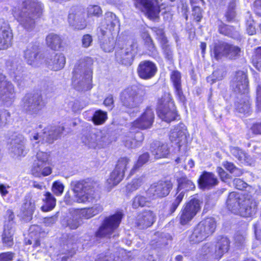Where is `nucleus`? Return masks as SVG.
<instances>
[{
    "label": "nucleus",
    "instance_id": "nucleus-5",
    "mask_svg": "<svg viewBox=\"0 0 261 261\" xmlns=\"http://www.w3.org/2000/svg\"><path fill=\"white\" fill-rule=\"evenodd\" d=\"M258 203L254 199L234 192L229 193V211L241 217L254 216L257 211Z\"/></svg>",
    "mask_w": 261,
    "mask_h": 261
},
{
    "label": "nucleus",
    "instance_id": "nucleus-41",
    "mask_svg": "<svg viewBox=\"0 0 261 261\" xmlns=\"http://www.w3.org/2000/svg\"><path fill=\"white\" fill-rule=\"evenodd\" d=\"M152 31L155 33L156 35V38L162 44L163 49L164 50V51L167 52L166 53L168 56H170L171 51L167 44L168 41L166 37L164 35L163 30L158 28H153L152 29Z\"/></svg>",
    "mask_w": 261,
    "mask_h": 261
},
{
    "label": "nucleus",
    "instance_id": "nucleus-16",
    "mask_svg": "<svg viewBox=\"0 0 261 261\" xmlns=\"http://www.w3.org/2000/svg\"><path fill=\"white\" fill-rule=\"evenodd\" d=\"M22 106L31 114L38 113L43 107L41 96L38 94H27L22 99Z\"/></svg>",
    "mask_w": 261,
    "mask_h": 261
},
{
    "label": "nucleus",
    "instance_id": "nucleus-52",
    "mask_svg": "<svg viewBox=\"0 0 261 261\" xmlns=\"http://www.w3.org/2000/svg\"><path fill=\"white\" fill-rule=\"evenodd\" d=\"M87 17H99L102 13L100 7L97 5H89L87 8Z\"/></svg>",
    "mask_w": 261,
    "mask_h": 261
},
{
    "label": "nucleus",
    "instance_id": "nucleus-56",
    "mask_svg": "<svg viewBox=\"0 0 261 261\" xmlns=\"http://www.w3.org/2000/svg\"><path fill=\"white\" fill-rule=\"evenodd\" d=\"M64 186L60 181L57 180L54 182L52 186V191L57 196L61 195L64 191Z\"/></svg>",
    "mask_w": 261,
    "mask_h": 261
},
{
    "label": "nucleus",
    "instance_id": "nucleus-53",
    "mask_svg": "<svg viewBox=\"0 0 261 261\" xmlns=\"http://www.w3.org/2000/svg\"><path fill=\"white\" fill-rule=\"evenodd\" d=\"M130 162V160L126 157L120 158L117 162V164L116 166L115 169L118 170H120V171H122L123 172V174L124 175V173L125 170L128 167V165Z\"/></svg>",
    "mask_w": 261,
    "mask_h": 261
},
{
    "label": "nucleus",
    "instance_id": "nucleus-11",
    "mask_svg": "<svg viewBox=\"0 0 261 261\" xmlns=\"http://www.w3.org/2000/svg\"><path fill=\"white\" fill-rule=\"evenodd\" d=\"M142 91L136 86H132L123 90L120 95V100L126 108L137 107L142 101Z\"/></svg>",
    "mask_w": 261,
    "mask_h": 261
},
{
    "label": "nucleus",
    "instance_id": "nucleus-42",
    "mask_svg": "<svg viewBox=\"0 0 261 261\" xmlns=\"http://www.w3.org/2000/svg\"><path fill=\"white\" fill-rule=\"evenodd\" d=\"M14 230L12 226L5 225L2 234L3 244L7 246H11L13 244V234Z\"/></svg>",
    "mask_w": 261,
    "mask_h": 261
},
{
    "label": "nucleus",
    "instance_id": "nucleus-38",
    "mask_svg": "<svg viewBox=\"0 0 261 261\" xmlns=\"http://www.w3.org/2000/svg\"><path fill=\"white\" fill-rule=\"evenodd\" d=\"M124 175L123 172L115 169L111 173L109 178L107 180L108 188H112L118 184L122 180Z\"/></svg>",
    "mask_w": 261,
    "mask_h": 261
},
{
    "label": "nucleus",
    "instance_id": "nucleus-36",
    "mask_svg": "<svg viewBox=\"0 0 261 261\" xmlns=\"http://www.w3.org/2000/svg\"><path fill=\"white\" fill-rule=\"evenodd\" d=\"M230 151L241 164L246 165H250L252 163V158L249 155L245 152L239 147H233L230 148Z\"/></svg>",
    "mask_w": 261,
    "mask_h": 261
},
{
    "label": "nucleus",
    "instance_id": "nucleus-6",
    "mask_svg": "<svg viewBox=\"0 0 261 261\" xmlns=\"http://www.w3.org/2000/svg\"><path fill=\"white\" fill-rule=\"evenodd\" d=\"M73 199L69 193H66L64 197V201L67 204L71 205L73 201L78 203L91 202L95 198L94 186L93 183L89 182H77L72 188Z\"/></svg>",
    "mask_w": 261,
    "mask_h": 261
},
{
    "label": "nucleus",
    "instance_id": "nucleus-1",
    "mask_svg": "<svg viewBox=\"0 0 261 261\" xmlns=\"http://www.w3.org/2000/svg\"><path fill=\"white\" fill-rule=\"evenodd\" d=\"M98 38L100 48L105 52L112 51L116 45L115 56L117 60L126 65L130 64L137 51L136 43L120 40L116 43L113 33L105 36L99 33Z\"/></svg>",
    "mask_w": 261,
    "mask_h": 261
},
{
    "label": "nucleus",
    "instance_id": "nucleus-18",
    "mask_svg": "<svg viewBox=\"0 0 261 261\" xmlns=\"http://www.w3.org/2000/svg\"><path fill=\"white\" fill-rule=\"evenodd\" d=\"M5 76L0 73V99L7 106H10L14 99V88L13 85L5 80Z\"/></svg>",
    "mask_w": 261,
    "mask_h": 261
},
{
    "label": "nucleus",
    "instance_id": "nucleus-27",
    "mask_svg": "<svg viewBox=\"0 0 261 261\" xmlns=\"http://www.w3.org/2000/svg\"><path fill=\"white\" fill-rule=\"evenodd\" d=\"M36 200L35 198L28 195L25 197L20 212V216L25 221H29L34 213Z\"/></svg>",
    "mask_w": 261,
    "mask_h": 261
},
{
    "label": "nucleus",
    "instance_id": "nucleus-17",
    "mask_svg": "<svg viewBox=\"0 0 261 261\" xmlns=\"http://www.w3.org/2000/svg\"><path fill=\"white\" fill-rule=\"evenodd\" d=\"M63 126H48L45 128L41 134L35 133L31 140L36 141V143L42 141L43 142L51 143L54 140H56L58 136L63 131Z\"/></svg>",
    "mask_w": 261,
    "mask_h": 261
},
{
    "label": "nucleus",
    "instance_id": "nucleus-48",
    "mask_svg": "<svg viewBox=\"0 0 261 261\" xmlns=\"http://www.w3.org/2000/svg\"><path fill=\"white\" fill-rule=\"evenodd\" d=\"M148 198H146L141 195L136 196L132 203V206L134 208H137L139 206L143 207L147 205L149 201L151 199L149 198V195H147Z\"/></svg>",
    "mask_w": 261,
    "mask_h": 261
},
{
    "label": "nucleus",
    "instance_id": "nucleus-15",
    "mask_svg": "<svg viewBox=\"0 0 261 261\" xmlns=\"http://www.w3.org/2000/svg\"><path fill=\"white\" fill-rule=\"evenodd\" d=\"M24 57L27 63L34 67H39L45 63V57L39 51V46L30 44L24 51Z\"/></svg>",
    "mask_w": 261,
    "mask_h": 261
},
{
    "label": "nucleus",
    "instance_id": "nucleus-26",
    "mask_svg": "<svg viewBox=\"0 0 261 261\" xmlns=\"http://www.w3.org/2000/svg\"><path fill=\"white\" fill-rule=\"evenodd\" d=\"M118 23V20L116 16L112 12H107L105 14V19L101 22L99 28V32L102 36L108 35L112 33L114 28Z\"/></svg>",
    "mask_w": 261,
    "mask_h": 261
},
{
    "label": "nucleus",
    "instance_id": "nucleus-37",
    "mask_svg": "<svg viewBox=\"0 0 261 261\" xmlns=\"http://www.w3.org/2000/svg\"><path fill=\"white\" fill-rule=\"evenodd\" d=\"M126 252L123 249L120 250L118 252L114 253H107L101 255L96 261H127Z\"/></svg>",
    "mask_w": 261,
    "mask_h": 261
},
{
    "label": "nucleus",
    "instance_id": "nucleus-50",
    "mask_svg": "<svg viewBox=\"0 0 261 261\" xmlns=\"http://www.w3.org/2000/svg\"><path fill=\"white\" fill-rule=\"evenodd\" d=\"M107 119V114L106 112L101 110L96 111L93 115L92 120L93 122L97 125L103 123Z\"/></svg>",
    "mask_w": 261,
    "mask_h": 261
},
{
    "label": "nucleus",
    "instance_id": "nucleus-20",
    "mask_svg": "<svg viewBox=\"0 0 261 261\" xmlns=\"http://www.w3.org/2000/svg\"><path fill=\"white\" fill-rule=\"evenodd\" d=\"M12 39L13 34L9 24L4 19H0V50L10 47Z\"/></svg>",
    "mask_w": 261,
    "mask_h": 261
},
{
    "label": "nucleus",
    "instance_id": "nucleus-54",
    "mask_svg": "<svg viewBox=\"0 0 261 261\" xmlns=\"http://www.w3.org/2000/svg\"><path fill=\"white\" fill-rule=\"evenodd\" d=\"M243 51L240 47L232 44H229V59H237L241 57Z\"/></svg>",
    "mask_w": 261,
    "mask_h": 261
},
{
    "label": "nucleus",
    "instance_id": "nucleus-46",
    "mask_svg": "<svg viewBox=\"0 0 261 261\" xmlns=\"http://www.w3.org/2000/svg\"><path fill=\"white\" fill-rule=\"evenodd\" d=\"M213 53L215 58L217 60H219L222 57L227 54L228 47L223 43H216L213 49Z\"/></svg>",
    "mask_w": 261,
    "mask_h": 261
},
{
    "label": "nucleus",
    "instance_id": "nucleus-28",
    "mask_svg": "<svg viewBox=\"0 0 261 261\" xmlns=\"http://www.w3.org/2000/svg\"><path fill=\"white\" fill-rule=\"evenodd\" d=\"M105 137H102V133L98 132L96 133H91L83 138V142L90 148L102 147L104 145Z\"/></svg>",
    "mask_w": 261,
    "mask_h": 261
},
{
    "label": "nucleus",
    "instance_id": "nucleus-35",
    "mask_svg": "<svg viewBox=\"0 0 261 261\" xmlns=\"http://www.w3.org/2000/svg\"><path fill=\"white\" fill-rule=\"evenodd\" d=\"M7 67L10 71L11 75L14 77V80L18 85H20L22 83L21 76L19 72L21 67L18 64V62L15 60L9 61L6 64Z\"/></svg>",
    "mask_w": 261,
    "mask_h": 261
},
{
    "label": "nucleus",
    "instance_id": "nucleus-45",
    "mask_svg": "<svg viewBox=\"0 0 261 261\" xmlns=\"http://www.w3.org/2000/svg\"><path fill=\"white\" fill-rule=\"evenodd\" d=\"M195 188L194 183L187 177H182L178 179L177 191L192 190Z\"/></svg>",
    "mask_w": 261,
    "mask_h": 261
},
{
    "label": "nucleus",
    "instance_id": "nucleus-61",
    "mask_svg": "<svg viewBox=\"0 0 261 261\" xmlns=\"http://www.w3.org/2000/svg\"><path fill=\"white\" fill-rule=\"evenodd\" d=\"M229 173L232 174L234 176H240L242 174V171L233 164L229 163Z\"/></svg>",
    "mask_w": 261,
    "mask_h": 261
},
{
    "label": "nucleus",
    "instance_id": "nucleus-59",
    "mask_svg": "<svg viewBox=\"0 0 261 261\" xmlns=\"http://www.w3.org/2000/svg\"><path fill=\"white\" fill-rule=\"evenodd\" d=\"M233 186L239 190H243L246 188L247 184L240 178H235L233 180Z\"/></svg>",
    "mask_w": 261,
    "mask_h": 261
},
{
    "label": "nucleus",
    "instance_id": "nucleus-12",
    "mask_svg": "<svg viewBox=\"0 0 261 261\" xmlns=\"http://www.w3.org/2000/svg\"><path fill=\"white\" fill-rule=\"evenodd\" d=\"M122 218V214L120 212L106 218L97 232V236L98 237H109L118 227Z\"/></svg>",
    "mask_w": 261,
    "mask_h": 261
},
{
    "label": "nucleus",
    "instance_id": "nucleus-31",
    "mask_svg": "<svg viewBox=\"0 0 261 261\" xmlns=\"http://www.w3.org/2000/svg\"><path fill=\"white\" fill-rule=\"evenodd\" d=\"M155 215L150 211H145L137 217V224L142 228L150 226L154 222Z\"/></svg>",
    "mask_w": 261,
    "mask_h": 261
},
{
    "label": "nucleus",
    "instance_id": "nucleus-21",
    "mask_svg": "<svg viewBox=\"0 0 261 261\" xmlns=\"http://www.w3.org/2000/svg\"><path fill=\"white\" fill-rule=\"evenodd\" d=\"M68 20L69 24L76 29L82 30L86 26L84 12L80 8H72L70 9Z\"/></svg>",
    "mask_w": 261,
    "mask_h": 261
},
{
    "label": "nucleus",
    "instance_id": "nucleus-60",
    "mask_svg": "<svg viewBox=\"0 0 261 261\" xmlns=\"http://www.w3.org/2000/svg\"><path fill=\"white\" fill-rule=\"evenodd\" d=\"M92 42V36L89 34H86L83 36L82 42V46L84 47L87 48L91 45V44Z\"/></svg>",
    "mask_w": 261,
    "mask_h": 261
},
{
    "label": "nucleus",
    "instance_id": "nucleus-49",
    "mask_svg": "<svg viewBox=\"0 0 261 261\" xmlns=\"http://www.w3.org/2000/svg\"><path fill=\"white\" fill-rule=\"evenodd\" d=\"M149 154L148 153H144L141 155L139 157L137 163L134 165L133 167L131 169L130 174H133L137 169L147 162L149 159Z\"/></svg>",
    "mask_w": 261,
    "mask_h": 261
},
{
    "label": "nucleus",
    "instance_id": "nucleus-62",
    "mask_svg": "<svg viewBox=\"0 0 261 261\" xmlns=\"http://www.w3.org/2000/svg\"><path fill=\"white\" fill-rule=\"evenodd\" d=\"M11 187L7 184H0V194L3 199L9 193V189Z\"/></svg>",
    "mask_w": 261,
    "mask_h": 261
},
{
    "label": "nucleus",
    "instance_id": "nucleus-29",
    "mask_svg": "<svg viewBox=\"0 0 261 261\" xmlns=\"http://www.w3.org/2000/svg\"><path fill=\"white\" fill-rule=\"evenodd\" d=\"M137 71L141 79H149L155 75L157 68L153 62L146 61L140 63Z\"/></svg>",
    "mask_w": 261,
    "mask_h": 261
},
{
    "label": "nucleus",
    "instance_id": "nucleus-25",
    "mask_svg": "<svg viewBox=\"0 0 261 261\" xmlns=\"http://www.w3.org/2000/svg\"><path fill=\"white\" fill-rule=\"evenodd\" d=\"M238 0H232L229 3V23L232 21L234 25L229 24V37L235 39H239L240 37L239 33V24L237 18L236 7Z\"/></svg>",
    "mask_w": 261,
    "mask_h": 261
},
{
    "label": "nucleus",
    "instance_id": "nucleus-3",
    "mask_svg": "<svg viewBox=\"0 0 261 261\" xmlns=\"http://www.w3.org/2000/svg\"><path fill=\"white\" fill-rule=\"evenodd\" d=\"M154 120V113L152 110L147 108L141 116L132 122L130 128V136L124 140L125 145L128 148H135L140 145L144 139L141 129L150 128Z\"/></svg>",
    "mask_w": 261,
    "mask_h": 261
},
{
    "label": "nucleus",
    "instance_id": "nucleus-14",
    "mask_svg": "<svg viewBox=\"0 0 261 261\" xmlns=\"http://www.w3.org/2000/svg\"><path fill=\"white\" fill-rule=\"evenodd\" d=\"M134 6L143 12L149 19L158 17L160 12L159 0H133Z\"/></svg>",
    "mask_w": 261,
    "mask_h": 261
},
{
    "label": "nucleus",
    "instance_id": "nucleus-44",
    "mask_svg": "<svg viewBox=\"0 0 261 261\" xmlns=\"http://www.w3.org/2000/svg\"><path fill=\"white\" fill-rule=\"evenodd\" d=\"M45 203L41 206L43 212H49L51 211L56 206V200L55 197L49 192L45 195Z\"/></svg>",
    "mask_w": 261,
    "mask_h": 261
},
{
    "label": "nucleus",
    "instance_id": "nucleus-51",
    "mask_svg": "<svg viewBox=\"0 0 261 261\" xmlns=\"http://www.w3.org/2000/svg\"><path fill=\"white\" fill-rule=\"evenodd\" d=\"M252 63L257 70L261 71V47L255 49L254 54L252 56Z\"/></svg>",
    "mask_w": 261,
    "mask_h": 261
},
{
    "label": "nucleus",
    "instance_id": "nucleus-43",
    "mask_svg": "<svg viewBox=\"0 0 261 261\" xmlns=\"http://www.w3.org/2000/svg\"><path fill=\"white\" fill-rule=\"evenodd\" d=\"M244 97L245 99L243 100L235 103L236 109L240 113L248 115L250 112V103L246 95Z\"/></svg>",
    "mask_w": 261,
    "mask_h": 261
},
{
    "label": "nucleus",
    "instance_id": "nucleus-10",
    "mask_svg": "<svg viewBox=\"0 0 261 261\" xmlns=\"http://www.w3.org/2000/svg\"><path fill=\"white\" fill-rule=\"evenodd\" d=\"M49 158V155L46 152L40 151L37 153L36 160L34 161L31 169L32 174L34 176L40 177L51 174L52 170Z\"/></svg>",
    "mask_w": 261,
    "mask_h": 261
},
{
    "label": "nucleus",
    "instance_id": "nucleus-32",
    "mask_svg": "<svg viewBox=\"0 0 261 261\" xmlns=\"http://www.w3.org/2000/svg\"><path fill=\"white\" fill-rule=\"evenodd\" d=\"M171 80L173 83L175 94L178 100L184 102L185 100V97L183 94V92L181 86V74L178 71H173L170 75Z\"/></svg>",
    "mask_w": 261,
    "mask_h": 261
},
{
    "label": "nucleus",
    "instance_id": "nucleus-23",
    "mask_svg": "<svg viewBox=\"0 0 261 261\" xmlns=\"http://www.w3.org/2000/svg\"><path fill=\"white\" fill-rule=\"evenodd\" d=\"M232 86L236 92L245 94L248 92L249 82L246 73L243 71L236 72L232 81Z\"/></svg>",
    "mask_w": 261,
    "mask_h": 261
},
{
    "label": "nucleus",
    "instance_id": "nucleus-4",
    "mask_svg": "<svg viewBox=\"0 0 261 261\" xmlns=\"http://www.w3.org/2000/svg\"><path fill=\"white\" fill-rule=\"evenodd\" d=\"M93 60L90 57L81 59L76 65L72 78V84L78 90H89L92 88Z\"/></svg>",
    "mask_w": 261,
    "mask_h": 261
},
{
    "label": "nucleus",
    "instance_id": "nucleus-22",
    "mask_svg": "<svg viewBox=\"0 0 261 261\" xmlns=\"http://www.w3.org/2000/svg\"><path fill=\"white\" fill-rule=\"evenodd\" d=\"M25 141L24 137L20 134L16 135L15 138L12 139L9 149L13 157H21L25 155L28 152Z\"/></svg>",
    "mask_w": 261,
    "mask_h": 261
},
{
    "label": "nucleus",
    "instance_id": "nucleus-30",
    "mask_svg": "<svg viewBox=\"0 0 261 261\" xmlns=\"http://www.w3.org/2000/svg\"><path fill=\"white\" fill-rule=\"evenodd\" d=\"M45 64L51 70L58 71L62 69L66 63L65 57L62 54L52 55L50 58L45 59Z\"/></svg>",
    "mask_w": 261,
    "mask_h": 261
},
{
    "label": "nucleus",
    "instance_id": "nucleus-34",
    "mask_svg": "<svg viewBox=\"0 0 261 261\" xmlns=\"http://www.w3.org/2000/svg\"><path fill=\"white\" fill-rule=\"evenodd\" d=\"M151 152L155 158L161 159L167 158L170 150L167 143L157 142L152 146Z\"/></svg>",
    "mask_w": 261,
    "mask_h": 261
},
{
    "label": "nucleus",
    "instance_id": "nucleus-7",
    "mask_svg": "<svg viewBox=\"0 0 261 261\" xmlns=\"http://www.w3.org/2000/svg\"><path fill=\"white\" fill-rule=\"evenodd\" d=\"M102 210L103 207L100 204H96L91 207L74 210L72 212V218L67 221V224L71 229H76L82 224L83 219H90Z\"/></svg>",
    "mask_w": 261,
    "mask_h": 261
},
{
    "label": "nucleus",
    "instance_id": "nucleus-55",
    "mask_svg": "<svg viewBox=\"0 0 261 261\" xmlns=\"http://www.w3.org/2000/svg\"><path fill=\"white\" fill-rule=\"evenodd\" d=\"M226 73L222 70H217L213 72L212 76L207 78L208 82L213 83L216 81H219L223 79V77L226 76Z\"/></svg>",
    "mask_w": 261,
    "mask_h": 261
},
{
    "label": "nucleus",
    "instance_id": "nucleus-39",
    "mask_svg": "<svg viewBox=\"0 0 261 261\" xmlns=\"http://www.w3.org/2000/svg\"><path fill=\"white\" fill-rule=\"evenodd\" d=\"M218 249L216 250V257L220 258L223 253L226 252L228 247V240L227 237H220L217 244Z\"/></svg>",
    "mask_w": 261,
    "mask_h": 261
},
{
    "label": "nucleus",
    "instance_id": "nucleus-64",
    "mask_svg": "<svg viewBox=\"0 0 261 261\" xmlns=\"http://www.w3.org/2000/svg\"><path fill=\"white\" fill-rule=\"evenodd\" d=\"M14 255L11 252H5L0 254V261H11L13 258Z\"/></svg>",
    "mask_w": 261,
    "mask_h": 261
},
{
    "label": "nucleus",
    "instance_id": "nucleus-9",
    "mask_svg": "<svg viewBox=\"0 0 261 261\" xmlns=\"http://www.w3.org/2000/svg\"><path fill=\"white\" fill-rule=\"evenodd\" d=\"M216 227V221L214 218H206L195 228L190 237V241L193 243H197L203 241L213 233Z\"/></svg>",
    "mask_w": 261,
    "mask_h": 261
},
{
    "label": "nucleus",
    "instance_id": "nucleus-57",
    "mask_svg": "<svg viewBox=\"0 0 261 261\" xmlns=\"http://www.w3.org/2000/svg\"><path fill=\"white\" fill-rule=\"evenodd\" d=\"M142 182V179H134L130 183L126 186V190L129 192L136 190L141 185Z\"/></svg>",
    "mask_w": 261,
    "mask_h": 261
},
{
    "label": "nucleus",
    "instance_id": "nucleus-40",
    "mask_svg": "<svg viewBox=\"0 0 261 261\" xmlns=\"http://www.w3.org/2000/svg\"><path fill=\"white\" fill-rule=\"evenodd\" d=\"M46 42L47 46L54 50H57L61 46V38L57 34L50 33L46 38Z\"/></svg>",
    "mask_w": 261,
    "mask_h": 261
},
{
    "label": "nucleus",
    "instance_id": "nucleus-24",
    "mask_svg": "<svg viewBox=\"0 0 261 261\" xmlns=\"http://www.w3.org/2000/svg\"><path fill=\"white\" fill-rule=\"evenodd\" d=\"M187 134L186 126L183 123H180L171 129L169 139L172 142L178 144V147L180 148L182 144L186 142Z\"/></svg>",
    "mask_w": 261,
    "mask_h": 261
},
{
    "label": "nucleus",
    "instance_id": "nucleus-47",
    "mask_svg": "<svg viewBox=\"0 0 261 261\" xmlns=\"http://www.w3.org/2000/svg\"><path fill=\"white\" fill-rule=\"evenodd\" d=\"M246 19V31L249 35H253L256 33V29L255 27V22L253 19L252 15L249 12L246 13L245 16Z\"/></svg>",
    "mask_w": 261,
    "mask_h": 261
},
{
    "label": "nucleus",
    "instance_id": "nucleus-63",
    "mask_svg": "<svg viewBox=\"0 0 261 261\" xmlns=\"http://www.w3.org/2000/svg\"><path fill=\"white\" fill-rule=\"evenodd\" d=\"M252 8L256 14L261 15V0H255Z\"/></svg>",
    "mask_w": 261,
    "mask_h": 261
},
{
    "label": "nucleus",
    "instance_id": "nucleus-33",
    "mask_svg": "<svg viewBox=\"0 0 261 261\" xmlns=\"http://www.w3.org/2000/svg\"><path fill=\"white\" fill-rule=\"evenodd\" d=\"M218 184V180L214 174L204 172L198 180L199 187L201 189H210Z\"/></svg>",
    "mask_w": 261,
    "mask_h": 261
},
{
    "label": "nucleus",
    "instance_id": "nucleus-13",
    "mask_svg": "<svg viewBox=\"0 0 261 261\" xmlns=\"http://www.w3.org/2000/svg\"><path fill=\"white\" fill-rule=\"evenodd\" d=\"M201 208L199 200L193 198L186 203L179 214V222L182 225L188 224L196 216Z\"/></svg>",
    "mask_w": 261,
    "mask_h": 261
},
{
    "label": "nucleus",
    "instance_id": "nucleus-19",
    "mask_svg": "<svg viewBox=\"0 0 261 261\" xmlns=\"http://www.w3.org/2000/svg\"><path fill=\"white\" fill-rule=\"evenodd\" d=\"M172 187V184L170 181H160L151 185L146 194L149 195V198L151 199L163 197L168 195Z\"/></svg>",
    "mask_w": 261,
    "mask_h": 261
},
{
    "label": "nucleus",
    "instance_id": "nucleus-8",
    "mask_svg": "<svg viewBox=\"0 0 261 261\" xmlns=\"http://www.w3.org/2000/svg\"><path fill=\"white\" fill-rule=\"evenodd\" d=\"M158 114L162 120L167 122L176 119L177 115L170 93H165L159 100Z\"/></svg>",
    "mask_w": 261,
    "mask_h": 261
},
{
    "label": "nucleus",
    "instance_id": "nucleus-2",
    "mask_svg": "<svg viewBox=\"0 0 261 261\" xmlns=\"http://www.w3.org/2000/svg\"><path fill=\"white\" fill-rule=\"evenodd\" d=\"M42 4L38 0H22L20 6L13 9V15L19 24L27 31L35 27L36 20L42 14Z\"/></svg>",
    "mask_w": 261,
    "mask_h": 261
},
{
    "label": "nucleus",
    "instance_id": "nucleus-58",
    "mask_svg": "<svg viewBox=\"0 0 261 261\" xmlns=\"http://www.w3.org/2000/svg\"><path fill=\"white\" fill-rule=\"evenodd\" d=\"M184 196V192L182 191L179 195L176 197V199L173 202L170 207V212L171 213H173L175 212L176 209L177 208L179 203L182 201Z\"/></svg>",
    "mask_w": 261,
    "mask_h": 261
}]
</instances>
